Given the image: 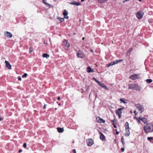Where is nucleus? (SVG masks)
Returning a JSON list of instances; mask_svg holds the SVG:
<instances>
[{
    "label": "nucleus",
    "mask_w": 153,
    "mask_h": 153,
    "mask_svg": "<svg viewBox=\"0 0 153 153\" xmlns=\"http://www.w3.org/2000/svg\"><path fill=\"white\" fill-rule=\"evenodd\" d=\"M144 130L146 133L152 132L153 131V125L151 123H147L143 127Z\"/></svg>",
    "instance_id": "nucleus-1"
},
{
    "label": "nucleus",
    "mask_w": 153,
    "mask_h": 153,
    "mask_svg": "<svg viewBox=\"0 0 153 153\" xmlns=\"http://www.w3.org/2000/svg\"><path fill=\"white\" fill-rule=\"evenodd\" d=\"M128 89H134L138 91L141 90V87L140 85L135 84H130L128 85Z\"/></svg>",
    "instance_id": "nucleus-2"
},
{
    "label": "nucleus",
    "mask_w": 153,
    "mask_h": 153,
    "mask_svg": "<svg viewBox=\"0 0 153 153\" xmlns=\"http://www.w3.org/2000/svg\"><path fill=\"white\" fill-rule=\"evenodd\" d=\"M93 79L98 84L101 86V87L104 88V89L107 90H108V88L103 83L99 81L98 80L95 78H93Z\"/></svg>",
    "instance_id": "nucleus-3"
},
{
    "label": "nucleus",
    "mask_w": 153,
    "mask_h": 153,
    "mask_svg": "<svg viewBox=\"0 0 153 153\" xmlns=\"http://www.w3.org/2000/svg\"><path fill=\"white\" fill-rule=\"evenodd\" d=\"M123 61V59L117 60L115 61L111 62L110 63L107 65L106 66L107 67H109L113 65L116 64H117L119 62Z\"/></svg>",
    "instance_id": "nucleus-4"
},
{
    "label": "nucleus",
    "mask_w": 153,
    "mask_h": 153,
    "mask_svg": "<svg viewBox=\"0 0 153 153\" xmlns=\"http://www.w3.org/2000/svg\"><path fill=\"white\" fill-rule=\"evenodd\" d=\"M124 109V107H123L122 108L118 109L116 111V114L118 115L119 119L121 118V114L122 113L121 111Z\"/></svg>",
    "instance_id": "nucleus-5"
},
{
    "label": "nucleus",
    "mask_w": 153,
    "mask_h": 153,
    "mask_svg": "<svg viewBox=\"0 0 153 153\" xmlns=\"http://www.w3.org/2000/svg\"><path fill=\"white\" fill-rule=\"evenodd\" d=\"M140 74H134L131 75L129 77V78L131 79L132 80H135L140 78Z\"/></svg>",
    "instance_id": "nucleus-6"
},
{
    "label": "nucleus",
    "mask_w": 153,
    "mask_h": 153,
    "mask_svg": "<svg viewBox=\"0 0 153 153\" xmlns=\"http://www.w3.org/2000/svg\"><path fill=\"white\" fill-rule=\"evenodd\" d=\"M136 108L140 113L143 112L144 111V108L143 106L140 104H137L136 105Z\"/></svg>",
    "instance_id": "nucleus-7"
},
{
    "label": "nucleus",
    "mask_w": 153,
    "mask_h": 153,
    "mask_svg": "<svg viewBox=\"0 0 153 153\" xmlns=\"http://www.w3.org/2000/svg\"><path fill=\"white\" fill-rule=\"evenodd\" d=\"M144 14L142 10H140L136 14L137 17L139 19H141Z\"/></svg>",
    "instance_id": "nucleus-8"
},
{
    "label": "nucleus",
    "mask_w": 153,
    "mask_h": 153,
    "mask_svg": "<svg viewBox=\"0 0 153 153\" xmlns=\"http://www.w3.org/2000/svg\"><path fill=\"white\" fill-rule=\"evenodd\" d=\"M4 35L5 36L8 38H11L13 36L12 34L10 32L7 31L4 32Z\"/></svg>",
    "instance_id": "nucleus-9"
},
{
    "label": "nucleus",
    "mask_w": 153,
    "mask_h": 153,
    "mask_svg": "<svg viewBox=\"0 0 153 153\" xmlns=\"http://www.w3.org/2000/svg\"><path fill=\"white\" fill-rule=\"evenodd\" d=\"M63 45L65 48L67 50L70 47V44L67 40H64L63 42Z\"/></svg>",
    "instance_id": "nucleus-10"
},
{
    "label": "nucleus",
    "mask_w": 153,
    "mask_h": 153,
    "mask_svg": "<svg viewBox=\"0 0 153 153\" xmlns=\"http://www.w3.org/2000/svg\"><path fill=\"white\" fill-rule=\"evenodd\" d=\"M86 142L87 145L88 146H91L94 143L93 140L91 138H89L87 139Z\"/></svg>",
    "instance_id": "nucleus-11"
},
{
    "label": "nucleus",
    "mask_w": 153,
    "mask_h": 153,
    "mask_svg": "<svg viewBox=\"0 0 153 153\" xmlns=\"http://www.w3.org/2000/svg\"><path fill=\"white\" fill-rule=\"evenodd\" d=\"M77 55V57L79 58H82L85 57V55L82 52L80 51L78 52Z\"/></svg>",
    "instance_id": "nucleus-12"
},
{
    "label": "nucleus",
    "mask_w": 153,
    "mask_h": 153,
    "mask_svg": "<svg viewBox=\"0 0 153 153\" xmlns=\"http://www.w3.org/2000/svg\"><path fill=\"white\" fill-rule=\"evenodd\" d=\"M5 63V67L6 68H7L9 69H11V65L9 63V62L7 61L6 60H5L4 62Z\"/></svg>",
    "instance_id": "nucleus-13"
},
{
    "label": "nucleus",
    "mask_w": 153,
    "mask_h": 153,
    "mask_svg": "<svg viewBox=\"0 0 153 153\" xmlns=\"http://www.w3.org/2000/svg\"><path fill=\"white\" fill-rule=\"evenodd\" d=\"M63 14L64 16V18L66 19H68L69 17L68 16V12L67 10H64L63 13Z\"/></svg>",
    "instance_id": "nucleus-14"
},
{
    "label": "nucleus",
    "mask_w": 153,
    "mask_h": 153,
    "mask_svg": "<svg viewBox=\"0 0 153 153\" xmlns=\"http://www.w3.org/2000/svg\"><path fill=\"white\" fill-rule=\"evenodd\" d=\"M138 119L139 120L141 121H142L143 123L145 124L147 122V120L144 117H140L138 118Z\"/></svg>",
    "instance_id": "nucleus-15"
},
{
    "label": "nucleus",
    "mask_w": 153,
    "mask_h": 153,
    "mask_svg": "<svg viewBox=\"0 0 153 153\" xmlns=\"http://www.w3.org/2000/svg\"><path fill=\"white\" fill-rule=\"evenodd\" d=\"M96 120L99 123H105V120L99 117H97L96 118Z\"/></svg>",
    "instance_id": "nucleus-16"
},
{
    "label": "nucleus",
    "mask_w": 153,
    "mask_h": 153,
    "mask_svg": "<svg viewBox=\"0 0 153 153\" xmlns=\"http://www.w3.org/2000/svg\"><path fill=\"white\" fill-rule=\"evenodd\" d=\"M126 132L125 133V135L126 137L128 136L130 134V132L129 129H125Z\"/></svg>",
    "instance_id": "nucleus-17"
},
{
    "label": "nucleus",
    "mask_w": 153,
    "mask_h": 153,
    "mask_svg": "<svg viewBox=\"0 0 153 153\" xmlns=\"http://www.w3.org/2000/svg\"><path fill=\"white\" fill-rule=\"evenodd\" d=\"M120 100L121 102L124 103V104H126L128 103V101L125 99L123 98H121L120 99Z\"/></svg>",
    "instance_id": "nucleus-18"
},
{
    "label": "nucleus",
    "mask_w": 153,
    "mask_h": 153,
    "mask_svg": "<svg viewBox=\"0 0 153 153\" xmlns=\"http://www.w3.org/2000/svg\"><path fill=\"white\" fill-rule=\"evenodd\" d=\"M43 1V3L45 4V5H47L48 6V7H52L53 6L51 4H49L47 2V0H42Z\"/></svg>",
    "instance_id": "nucleus-19"
},
{
    "label": "nucleus",
    "mask_w": 153,
    "mask_h": 153,
    "mask_svg": "<svg viewBox=\"0 0 153 153\" xmlns=\"http://www.w3.org/2000/svg\"><path fill=\"white\" fill-rule=\"evenodd\" d=\"M70 4L73 5H75L76 6L80 5L81 4L80 2H76L75 1H74L73 2L70 3Z\"/></svg>",
    "instance_id": "nucleus-20"
},
{
    "label": "nucleus",
    "mask_w": 153,
    "mask_h": 153,
    "mask_svg": "<svg viewBox=\"0 0 153 153\" xmlns=\"http://www.w3.org/2000/svg\"><path fill=\"white\" fill-rule=\"evenodd\" d=\"M87 71L88 73L91 72H93V70H92L91 68L90 67H88L87 68Z\"/></svg>",
    "instance_id": "nucleus-21"
},
{
    "label": "nucleus",
    "mask_w": 153,
    "mask_h": 153,
    "mask_svg": "<svg viewBox=\"0 0 153 153\" xmlns=\"http://www.w3.org/2000/svg\"><path fill=\"white\" fill-rule=\"evenodd\" d=\"M58 131L59 133H62L64 131V130L63 128H57Z\"/></svg>",
    "instance_id": "nucleus-22"
},
{
    "label": "nucleus",
    "mask_w": 153,
    "mask_h": 153,
    "mask_svg": "<svg viewBox=\"0 0 153 153\" xmlns=\"http://www.w3.org/2000/svg\"><path fill=\"white\" fill-rule=\"evenodd\" d=\"M42 56L43 57H45L47 59H48L49 57V55L47 53H43L42 55Z\"/></svg>",
    "instance_id": "nucleus-23"
},
{
    "label": "nucleus",
    "mask_w": 153,
    "mask_h": 153,
    "mask_svg": "<svg viewBox=\"0 0 153 153\" xmlns=\"http://www.w3.org/2000/svg\"><path fill=\"white\" fill-rule=\"evenodd\" d=\"M57 19L59 20L60 23L62 22H63L64 20V18H62L57 17Z\"/></svg>",
    "instance_id": "nucleus-24"
},
{
    "label": "nucleus",
    "mask_w": 153,
    "mask_h": 153,
    "mask_svg": "<svg viewBox=\"0 0 153 153\" xmlns=\"http://www.w3.org/2000/svg\"><path fill=\"white\" fill-rule=\"evenodd\" d=\"M125 129H129V124L128 122H126L125 124Z\"/></svg>",
    "instance_id": "nucleus-25"
},
{
    "label": "nucleus",
    "mask_w": 153,
    "mask_h": 153,
    "mask_svg": "<svg viewBox=\"0 0 153 153\" xmlns=\"http://www.w3.org/2000/svg\"><path fill=\"white\" fill-rule=\"evenodd\" d=\"M100 139L102 140H104L105 139V137L104 136L102 133H101V134L100 135Z\"/></svg>",
    "instance_id": "nucleus-26"
},
{
    "label": "nucleus",
    "mask_w": 153,
    "mask_h": 153,
    "mask_svg": "<svg viewBox=\"0 0 153 153\" xmlns=\"http://www.w3.org/2000/svg\"><path fill=\"white\" fill-rule=\"evenodd\" d=\"M146 82L148 83H151L152 80L151 79H148L146 80Z\"/></svg>",
    "instance_id": "nucleus-27"
},
{
    "label": "nucleus",
    "mask_w": 153,
    "mask_h": 153,
    "mask_svg": "<svg viewBox=\"0 0 153 153\" xmlns=\"http://www.w3.org/2000/svg\"><path fill=\"white\" fill-rule=\"evenodd\" d=\"M147 139L148 140L151 142L152 140H153V137H148L147 138Z\"/></svg>",
    "instance_id": "nucleus-28"
},
{
    "label": "nucleus",
    "mask_w": 153,
    "mask_h": 153,
    "mask_svg": "<svg viewBox=\"0 0 153 153\" xmlns=\"http://www.w3.org/2000/svg\"><path fill=\"white\" fill-rule=\"evenodd\" d=\"M107 0H98V1L99 3H102L105 2V1Z\"/></svg>",
    "instance_id": "nucleus-29"
},
{
    "label": "nucleus",
    "mask_w": 153,
    "mask_h": 153,
    "mask_svg": "<svg viewBox=\"0 0 153 153\" xmlns=\"http://www.w3.org/2000/svg\"><path fill=\"white\" fill-rule=\"evenodd\" d=\"M121 141H122L123 144V145H125V142L124 141V138H123V137H122V138H121Z\"/></svg>",
    "instance_id": "nucleus-30"
},
{
    "label": "nucleus",
    "mask_w": 153,
    "mask_h": 153,
    "mask_svg": "<svg viewBox=\"0 0 153 153\" xmlns=\"http://www.w3.org/2000/svg\"><path fill=\"white\" fill-rule=\"evenodd\" d=\"M27 74L26 73L24 74L22 76V78H24L25 77H26L27 76Z\"/></svg>",
    "instance_id": "nucleus-31"
},
{
    "label": "nucleus",
    "mask_w": 153,
    "mask_h": 153,
    "mask_svg": "<svg viewBox=\"0 0 153 153\" xmlns=\"http://www.w3.org/2000/svg\"><path fill=\"white\" fill-rule=\"evenodd\" d=\"M23 147L24 148H26V147H27V144H26V143H24L23 144Z\"/></svg>",
    "instance_id": "nucleus-32"
},
{
    "label": "nucleus",
    "mask_w": 153,
    "mask_h": 153,
    "mask_svg": "<svg viewBox=\"0 0 153 153\" xmlns=\"http://www.w3.org/2000/svg\"><path fill=\"white\" fill-rule=\"evenodd\" d=\"M30 50H29V52H30V53H31L33 51V49L31 47H30Z\"/></svg>",
    "instance_id": "nucleus-33"
},
{
    "label": "nucleus",
    "mask_w": 153,
    "mask_h": 153,
    "mask_svg": "<svg viewBox=\"0 0 153 153\" xmlns=\"http://www.w3.org/2000/svg\"><path fill=\"white\" fill-rule=\"evenodd\" d=\"M132 48H130L128 50V53H130V52H131L132 51Z\"/></svg>",
    "instance_id": "nucleus-34"
},
{
    "label": "nucleus",
    "mask_w": 153,
    "mask_h": 153,
    "mask_svg": "<svg viewBox=\"0 0 153 153\" xmlns=\"http://www.w3.org/2000/svg\"><path fill=\"white\" fill-rule=\"evenodd\" d=\"M18 79L19 81H21L22 80V79L20 76H18Z\"/></svg>",
    "instance_id": "nucleus-35"
},
{
    "label": "nucleus",
    "mask_w": 153,
    "mask_h": 153,
    "mask_svg": "<svg viewBox=\"0 0 153 153\" xmlns=\"http://www.w3.org/2000/svg\"><path fill=\"white\" fill-rule=\"evenodd\" d=\"M47 105L46 104H45L43 108L44 109H45L46 108V106Z\"/></svg>",
    "instance_id": "nucleus-36"
},
{
    "label": "nucleus",
    "mask_w": 153,
    "mask_h": 153,
    "mask_svg": "<svg viewBox=\"0 0 153 153\" xmlns=\"http://www.w3.org/2000/svg\"><path fill=\"white\" fill-rule=\"evenodd\" d=\"M137 120L138 123V124H140V120H138V118H137Z\"/></svg>",
    "instance_id": "nucleus-37"
},
{
    "label": "nucleus",
    "mask_w": 153,
    "mask_h": 153,
    "mask_svg": "<svg viewBox=\"0 0 153 153\" xmlns=\"http://www.w3.org/2000/svg\"><path fill=\"white\" fill-rule=\"evenodd\" d=\"M121 151L123 152L124 150V148H122L121 149Z\"/></svg>",
    "instance_id": "nucleus-38"
},
{
    "label": "nucleus",
    "mask_w": 153,
    "mask_h": 153,
    "mask_svg": "<svg viewBox=\"0 0 153 153\" xmlns=\"http://www.w3.org/2000/svg\"><path fill=\"white\" fill-rule=\"evenodd\" d=\"M73 152L74 153H76L75 149H74V150H73Z\"/></svg>",
    "instance_id": "nucleus-39"
},
{
    "label": "nucleus",
    "mask_w": 153,
    "mask_h": 153,
    "mask_svg": "<svg viewBox=\"0 0 153 153\" xmlns=\"http://www.w3.org/2000/svg\"><path fill=\"white\" fill-rule=\"evenodd\" d=\"M3 119V118L2 117H0V121H1Z\"/></svg>",
    "instance_id": "nucleus-40"
},
{
    "label": "nucleus",
    "mask_w": 153,
    "mask_h": 153,
    "mask_svg": "<svg viewBox=\"0 0 153 153\" xmlns=\"http://www.w3.org/2000/svg\"><path fill=\"white\" fill-rule=\"evenodd\" d=\"M57 99L58 100H60V97H58L57 98Z\"/></svg>",
    "instance_id": "nucleus-41"
},
{
    "label": "nucleus",
    "mask_w": 153,
    "mask_h": 153,
    "mask_svg": "<svg viewBox=\"0 0 153 153\" xmlns=\"http://www.w3.org/2000/svg\"><path fill=\"white\" fill-rule=\"evenodd\" d=\"M113 125H114V127L115 128H116L117 127L116 126L114 123H113Z\"/></svg>",
    "instance_id": "nucleus-42"
},
{
    "label": "nucleus",
    "mask_w": 153,
    "mask_h": 153,
    "mask_svg": "<svg viewBox=\"0 0 153 153\" xmlns=\"http://www.w3.org/2000/svg\"><path fill=\"white\" fill-rule=\"evenodd\" d=\"M22 151V150L21 149H20L19 151V152L20 153V152H21Z\"/></svg>",
    "instance_id": "nucleus-43"
},
{
    "label": "nucleus",
    "mask_w": 153,
    "mask_h": 153,
    "mask_svg": "<svg viewBox=\"0 0 153 153\" xmlns=\"http://www.w3.org/2000/svg\"><path fill=\"white\" fill-rule=\"evenodd\" d=\"M91 52L93 53V51L92 50H91Z\"/></svg>",
    "instance_id": "nucleus-44"
},
{
    "label": "nucleus",
    "mask_w": 153,
    "mask_h": 153,
    "mask_svg": "<svg viewBox=\"0 0 153 153\" xmlns=\"http://www.w3.org/2000/svg\"><path fill=\"white\" fill-rule=\"evenodd\" d=\"M119 132H116V134H119Z\"/></svg>",
    "instance_id": "nucleus-45"
},
{
    "label": "nucleus",
    "mask_w": 153,
    "mask_h": 153,
    "mask_svg": "<svg viewBox=\"0 0 153 153\" xmlns=\"http://www.w3.org/2000/svg\"><path fill=\"white\" fill-rule=\"evenodd\" d=\"M85 0H81V1L82 2H83Z\"/></svg>",
    "instance_id": "nucleus-46"
},
{
    "label": "nucleus",
    "mask_w": 153,
    "mask_h": 153,
    "mask_svg": "<svg viewBox=\"0 0 153 153\" xmlns=\"http://www.w3.org/2000/svg\"><path fill=\"white\" fill-rule=\"evenodd\" d=\"M84 39H85V38H84V37H83V38H82V39L83 40H84Z\"/></svg>",
    "instance_id": "nucleus-47"
},
{
    "label": "nucleus",
    "mask_w": 153,
    "mask_h": 153,
    "mask_svg": "<svg viewBox=\"0 0 153 153\" xmlns=\"http://www.w3.org/2000/svg\"><path fill=\"white\" fill-rule=\"evenodd\" d=\"M136 111H134V113H136Z\"/></svg>",
    "instance_id": "nucleus-48"
},
{
    "label": "nucleus",
    "mask_w": 153,
    "mask_h": 153,
    "mask_svg": "<svg viewBox=\"0 0 153 153\" xmlns=\"http://www.w3.org/2000/svg\"><path fill=\"white\" fill-rule=\"evenodd\" d=\"M53 1H56V0H53Z\"/></svg>",
    "instance_id": "nucleus-49"
},
{
    "label": "nucleus",
    "mask_w": 153,
    "mask_h": 153,
    "mask_svg": "<svg viewBox=\"0 0 153 153\" xmlns=\"http://www.w3.org/2000/svg\"><path fill=\"white\" fill-rule=\"evenodd\" d=\"M57 108H55V110H57Z\"/></svg>",
    "instance_id": "nucleus-50"
},
{
    "label": "nucleus",
    "mask_w": 153,
    "mask_h": 153,
    "mask_svg": "<svg viewBox=\"0 0 153 153\" xmlns=\"http://www.w3.org/2000/svg\"><path fill=\"white\" fill-rule=\"evenodd\" d=\"M139 1H141V0H138Z\"/></svg>",
    "instance_id": "nucleus-51"
},
{
    "label": "nucleus",
    "mask_w": 153,
    "mask_h": 153,
    "mask_svg": "<svg viewBox=\"0 0 153 153\" xmlns=\"http://www.w3.org/2000/svg\"><path fill=\"white\" fill-rule=\"evenodd\" d=\"M60 104H61L60 103H59V105H60Z\"/></svg>",
    "instance_id": "nucleus-52"
},
{
    "label": "nucleus",
    "mask_w": 153,
    "mask_h": 153,
    "mask_svg": "<svg viewBox=\"0 0 153 153\" xmlns=\"http://www.w3.org/2000/svg\"><path fill=\"white\" fill-rule=\"evenodd\" d=\"M127 0H125V1H127Z\"/></svg>",
    "instance_id": "nucleus-53"
},
{
    "label": "nucleus",
    "mask_w": 153,
    "mask_h": 153,
    "mask_svg": "<svg viewBox=\"0 0 153 153\" xmlns=\"http://www.w3.org/2000/svg\"><path fill=\"white\" fill-rule=\"evenodd\" d=\"M74 35L76 34L75 33H74Z\"/></svg>",
    "instance_id": "nucleus-54"
}]
</instances>
